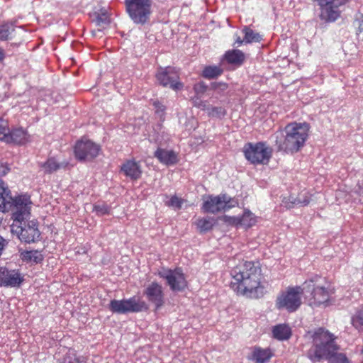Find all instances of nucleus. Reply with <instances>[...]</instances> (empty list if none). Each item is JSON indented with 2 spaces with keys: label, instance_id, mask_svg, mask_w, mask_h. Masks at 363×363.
<instances>
[{
  "label": "nucleus",
  "instance_id": "obj_43",
  "mask_svg": "<svg viewBox=\"0 0 363 363\" xmlns=\"http://www.w3.org/2000/svg\"><path fill=\"white\" fill-rule=\"evenodd\" d=\"M10 170L6 163H0V178L5 176Z\"/></svg>",
  "mask_w": 363,
  "mask_h": 363
},
{
  "label": "nucleus",
  "instance_id": "obj_24",
  "mask_svg": "<svg viewBox=\"0 0 363 363\" xmlns=\"http://www.w3.org/2000/svg\"><path fill=\"white\" fill-rule=\"evenodd\" d=\"M273 336L279 340H288L291 336V329L285 324H279L274 327Z\"/></svg>",
  "mask_w": 363,
  "mask_h": 363
},
{
  "label": "nucleus",
  "instance_id": "obj_8",
  "mask_svg": "<svg viewBox=\"0 0 363 363\" xmlns=\"http://www.w3.org/2000/svg\"><path fill=\"white\" fill-rule=\"evenodd\" d=\"M109 310L114 313L125 314L138 313L147 309V304L136 296L128 299L111 300L108 305Z\"/></svg>",
  "mask_w": 363,
  "mask_h": 363
},
{
  "label": "nucleus",
  "instance_id": "obj_45",
  "mask_svg": "<svg viewBox=\"0 0 363 363\" xmlns=\"http://www.w3.org/2000/svg\"><path fill=\"white\" fill-rule=\"evenodd\" d=\"M5 57L4 52L2 49H0V62H1Z\"/></svg>",
  "mask_w": 363,
  "mask_h": 363
},
{
  "label": "nucleus",
  "instance_id": "obj_12",
  "mask_svg": "<svg viewBox=\"0 0 363 363\" xmlns=\"http://www.w3.org/2000/svg\"><path fill=\"white\" fill-rule=\"evenodd\" d=\"M320 6V18L325 22H334L340 15V6H343L347 0H314Z\"/></svg>",
  "mask_w": 363,
  "mask_h": 363
},
{
  "label": "nucleus",
  "instance_id": "obj_38",
  "mask_svg": "<svg viewBox=\"0 0 363 363\" xmlns=\"http://www.w3.org/2000/svg\"><path fill=\"white\" fill-rule=\"evenodd\" d=\"M208 89V86L203 82H200L194 86V90L196 95L204 94Z\"/></svg>",
  "mask_w": 363,
  "mask_h": 363
},
{
  "label": "nucleus",
  "instance_id": "obj_14",
  "mask_svg": "<svg viewBox=\"0 0 363 363\" xmlns=\"http://www.w3.org/2000/svg\"><path fill=\"white\" fill-rule=\"evenodd\" d=\"M24 281V275L19 269L0 267V287L19 288Z\"/></svg>",
  "mask_w": 363,
  "mask_h": 363
},
{
  "label": "nucleus",
  "instance_id": "obj_13",
  "mask_svg": "<svg viewBox=\"0 0 363 363\" xmlns=\"http://www.w3.org/2000/svg\"><path fill=\"white\" fill-rule=\"evenodd\" d=\"M156 78L160 84L164 87H169L174 91L181 90L184 87L183 83L179 80L178 71L174 67L160 68L156 74Z\"/></svg>",
  "mask_w": 363,
  "mask_h": 363
},
{
  "label": "nucleus",
  "instance_id": "obj_37",
  "mask_svg": "<svg viewBox=\"0 0 363 363\" xmlns=\"http://www.w3.org/2000/svg\"><path fill=\"white\" fill-rule=\"evenodd\" d=\"M194 106L203 110L207 111L209 104L207 101H202L199 97H196L193 100Z\"/></svg>",
  "mask_w": 363,
  "mask_h": 363
},
{
  "label": "nucleus",
  "instance_id": "obj_20",
  "mask_svg": "<svg viewBox=\"0 0 363 363\" xmlns=\"http://www.w3.org/2000/svg\"><path fill=\"white\" fill-rule=\"evenodd\" d=\"M67 164V162L57 161L55 157H50L45 162L39 163V167L45 174H52L65 168Z\"/></svg>",
  "mask_w": 363,
  "mask_h": 363
},
{
  "label": "nucleus",
  "instance_id": "obj_5",
  "mask_svg": "<svg viewBox=\"0 0 363 363\" xmlns=\"http://www.w3.org/2000/svg\"><path fill=\"white\" fill-rule=\"evenodd\" d=\"M321 280L320 277L315 276L303 284V293L310 294L308 302L311 306H319L327 303L330 300V292L328 289L320 285Z\"/></svg>",
  "mask_w": 363,
  "mask_h": 363
},
{
  "label": "nucleus",
  "instance_id": "obj_34",
  "mask_svg": "<svg viewBox=\"0 0 363 363\" xmlns=\"http://www.w3.org/2000/svg\"><path fill=\"white\" fill-rule=\"evenodd\" d=\"M256 222L254 215L249 211H245L241 219L240 223L246 227H251Z\"/></svg>",
  "mask_w": 363,
  "mask_h": 363
},
{
  "label": "nucleus",
  "instance_id": "obj_10",
  "mask_svg": "<svg viewBox=\"0 0 363 363\" xmlns=\"http://www.w3.org/2000/svg\"><path fill=\"white\" fill-rule=\"evenodd\" d=\"M245 158L252 164H266L272 156V150L263 143H247L243 147Z\"/></svg>",
  "mask_w": 363,
  "mask_h": 363
},
{
  "label": "nucleus",
  "instance_id": "obj_33",
  "mask_svg": "<svg viewBox=\"0 0 363 363\" xmlns=\"http://www.w3.org/2000/svg\"><path fill=\"white\" fill-rule=\"evenodd\" d=\"M352 324L357 328L359 329L363 326V306L358 309L355 314L352 317Z\"/></svg>",
  "mask_w": 363,
  "mask_h": 363
},
{
  "label": "nucleus",
  "instance_id": "obj_21",
  "mask_svg": "<svg viewBox=\"0 0 363 363\" xmlns=\"http://www.w3.org/2000/svg\"><path fill=\"white\" fill-rule=\"evenodd\" d=\"M28 140L27 132L22 128L13 129L11 132H7L5 141L16 144H24Z\"/></svg>",
  "mask_w": 363,
  "mask_h": 363
},
{
  "label": "nucleus",
  "instance_id": "obj_39",
  "mask_svg": "<svg viewBox=\"0 0 363 363\" xmlns=\"http://www.w3.org/2000/svg\"><path fill=\"white\" fill-rule=\"evenodd\" d=\"M8 132V124L7 122L0 118V140L6 139Z\"/></svg>",
  "mask_w": 363,
  "mask_h": 363
},
{
  "label": "nucleus",
  "instance_id": "obj_26",
  "mask_svg": "<svg viewBox=\"0 0 363 363\" xmlns=\"http://www.w3.org/2000/svg\"><path fill=\"white\" fill-rule=\"evenodd\" d=\"M242 33H244L243 41H245V43L246 44L253 42H259L262 39V37L259 33H255L247 26H245L243 28Z\"/></svg>",
  "mask_w": 363,
  "mask_h": 363
},
{
  "label": "nucleus",
  "instance_id": "obj_19",
  "mask_svg": "<svg viewBox=\"0 0 363 363\" xmlns=\"http://www.w3.org/2000/svg\"><path fill=\"white\" fill-rule=\"evenodd\" d=\"M154 156L165 165H172L177 162V155L173 150L157 148Z\"/></svg>",
  "mask_w": 363,
  "mask_h": 363
},
{
  "label": "nucleus",
  "instance_id": "obj_30",
  "mask_svg": "<svg viewBox=\"0 0 363 363\" xmlns=\"http://www.w3.org/2000/svg\"><path fill=\"white\" fill-rule=\"evenodd\" d=\"M64 363H86L83 357H77L74 350H69L65 358Z\"/></svg>",
  "mask_w": 363,
  "mask_h": 363
},
{
  "label": "nucleus",
  "instance_id": "obj_48",
  "mask_svg": "<svg viewBox=\"0 0 363 363\" xmlns=\"http://www.w3.org/2000/svg\"><path fill=\"white\" fill-rule=\"evenodd\" d=\"M361 363H363V361Z\"/></svg>",
  "mask_w": 363,
  "mask_h": 363
},
{
  "label": "nucleus",
  "instance_id": "obj_47",
  "mask_svg": "<svg viewBox=\"0 0 363 363\" xmlns=\"http://www.w3.org/2000/svg\"><path fill=\"white\" fill-rule=\"evenodd\" d=\"M360 352H361V354H363V346H362V348L360 350Z\"/></svg>",
  "mask_w": 363,
  "mask_h": 363
},
{
  "label": "nucleus",
  "instance_id": "obj_15",
  "mask_svg": "<svg viewBox=\"0 0 363 363\" xmlns=\"http://www.w3.org/2000/svg\"><path fill=\"white\" fill-rule=\"evenodd\" d=\"M99 146L89 140H81L74 146V155L80 161L91 160L99 155Z\"/></svg>",
  "mask_w": 363,
  "mask_h": 363
},
{
  "label": "nucleus",
  "instance_id": "obj_7",
  "mask_svg": "<svg viewBox=\"0 0 363 363\" xmlns=\"http://www.w3.org/2000/svg\"><path fill=\"white\" fill-rule=\"evenodd\" d=\"M302 294H304L303 287H289L277 297V308L278 309L284 308L289 312L296 311L301 304V295Z\"/></svg>",
  "mask_w": 363,
  "mask_h": 363
},
{
  "label": "nucleus",
  "instance_id": "obj_29",
  "mask_svg": "<svg viewBox=\"0 0 363 363\" xmlns=\"http://www.w3.org/2000/svg\"><path fill=\"white\" fill-rule=\"evenodd\" d=\"M223 69L218 66H208L204 68L203 77L207 79H213L220 75Z\"/></svg>",
  "mask_w": 363,
  "mask_h": 363
},
{
  "label": "nucleus",
  "instance_id": "obj_9",
  "mask_svg": "<svg viewBox=\"0 0 363 363\" xmlns=\"http://www.w3.org/2000/svg\"><path fill=\"white\" fill-rule=\"evenodd\" d=\"M238 204L236 199L224 194L216 196H208L203 203L202 209L205 213L215 214L220 211H226Z\"/></svg>",
  "mask_w": 363,
  "mask_h": 363
},
{
  "label": "nucleus",
  "instance_id": "obj_36",
  "mask_svg": "<svg viewBox=\"0 0 363 363\" xmlns=\"http://www.w3.org/2000/svg\"><path fill=\"white\" fill-rule=\"evenodd\" d=\"M183 204V200L177 196H172L170 199L166 202V205L170 207L180 209Z\"/></svg>",
  "mask_w": 363,
  "mask_h": 363
},
{
  "label": "nucleus",
  "instance_id": "obj_35",
  "mask_svg": "<svg viewBox=\"0 0 363 363\" xmlns=\"http://www.w3.org/2000/svg\"><path fill=\"white\" fill-rule=\"evenodd\" d=\"M94 211L98 216H104L109 214L110 207L106 203H98L94 206Z\"/></svg>",
  "mask_w": 363,
  "mask_h": 363
},
{
  "label": "nucleus",
  "instance_id": "obj_23",
  "mask_svg": "<svg viewBox=\"0 0 363 363\" xmlns=\"http://www.w3.org/2000/svg\"><path fill=\"white\" fill-rule=\"evenodd\" d=\"M19 257L23 262H33L34 263H39L43 259V255L38 250H19Z\"/></svg>",
  "mask_w": 363,
  "mask_h": 363
},
{
  "label": "nucleus",
  "instance_id": "obj_46",
  "mask_svg": "<svg viewBox=\"0 0 363 363\" xmlns=\"http://www.w3.org/2000/svg\"><path fill=\"white\" fill-rule=\"evenodd\" d=\"M359 30L360 32H363V20L359 22Z\"/></svg>",
  "mask_w": 363,
  "mask_h": 363
},
{
  "label": "nucleus",
  "instance_id": "obj_22",
  "mask_svg": "<svg viewBox=\"0 0 363 363\" xmlns=\"http://www.w3.org/2000/svg\"><path fill=\"white\" fill-rule=\"evenodd\" d=\"M273 356L270 349H262L260 347L255 348L252 353V359L255 363H267Z\"/></svg>",
  "mask_w": 363,
  "mask_h": 363
},
{
  "label": "nucleus",
  "instance_id": "obj_42",
  "mask_svg": "<svg viewBox=\"0 0 363 363\" xmlns=\"http://www.w3.org/2000/svg\"><path fill=\"white\" fill-rule=\"evenodd\" d=\"M211 86H212V88L215 90L219 89L220 91H225L228 88V85L225 83H221V82L213 83L211 84Z\"/></svg>",
  "mask_w": 363,
  "mask_h": 363
},
{
  "label": "nucleus",
  "instance_id": "obj_16",
  "mask_svg": "<svg viewBox=\"0 0 363 363\" xmlns=\"http://www.w3.org/2000/svg\"><path fill=\"white\" fill-rule=\"evenodd\" d=\"M147 301L157 310L164 303V294L162 285L153 281L148 284L143 291Z\"/></svg>",
  "mask_w": 363,
  "mask_h": 363
},
{
  "label": "nucleus",
  "instance_id": "obj_41",
  "mask_svg": "<svg viewBox=\"0 0 363 363\" xmlns=\"http://www.w3.org/2000/svg\"><path fill=\"white\" fill-rule=\"evenodd\" d=\"M303 196V199L300 196L298 199V203L301 206H307L310 203L311 196L308 193H305Z\"/></svg>",
  "mask_w": 363,
  "mask_h": 363
},
{
  "label": "nucleus",
  "instance_id": "obj_32",
  "mask_svg": "<svg viewBox=\"0 0 363 363\" xmlns=\"http://www.w3.org/2000/svg\"><path fill=\"white\" fill-rule=\"evenodd\" d=\"M207 113L211 117L222 118L226 114V111L221 106H212L209 105Z\"/></svg>",
  "mask_w": 363,
  "mask_h": 363
},
{
  "label": "nucleus",
  "instance_id": "obj_18",
  "mask_svg": "<svg viewBox=\"0 0 363 363\" xmlns=\"http://www.w3.org/2000/svg\"><path fill=\"white\" fill-rule=\"evenodd\" d=\"M125 175L133 180H137L142 174L140 165L135 160H128L121 167Z\"/></svg>",
  "mask_w": 363,
  "mask_h": 363
},
{
  "label": "nucleus",
  "instance_id": "obj_1",
  "mask_svg": "<svg viewBox=\"0 0 363 363\" xmlns=\"http://www.w3.org/2000/svg\"><path fill=\"white\" fill-rule=\"evenodd\" d=\"M261 268L259 262L242 261L234 267L230 275L234 279L231 288L238 294L252 298L263 296L264 288L260 286Z\"/></svg>",
  "mask_w": 363,
  "mask_h": 363
},
{
  "label": "nucleus",
  "instance_id": "obj_25",
  "mask_svg": "<svg viewBox=\"0 0 363 363\" xmlns=\"http://www.w3.org/2000/svg\"><path fill=\"white\" fill-rule=\"evenodd\" d=\"M225 57L228 62L234 65H242L245 60L244 53L240 50H233L226 52Z\"/></svg>",
  "mask_w": 363,
  "mask_h": 363
},
{
  "label": "nucleus",
  "instance_id": "obj_44",
  "mask_svg": "<svg viewBox=\"0 0 363 363\" xmlns=\"http://www.w3.org/2000/svg\"><path fill=\"white\" fill-rule=\"evenodd\" d=\"M243 43H245V41H243L240 36L236 37L235 44H237L238 46H240Z\"/></svg>",
  "mask_w": 363,
  "mask_h": 363
},
{
  "label": "nucleus",
  "instance_id": "obj_27",
  "mask_svg": "<svg viewBox=\"0 0 363 363\" xmlns=\"http://www.w3.org/2000/svg\"><path fill=\"white\" fill-rule=\"evenodd\" d=\"M213 225L214 219L209 217L199 218L196 221V226L202 233L210 230Z\"/></svg>",
  "mask_w": 363,
  "mask_h": 363
},
{
  "label": "nucleus",
  "instance_id": "obj_3",
  "mask_svg": "<svg viewBox=\"0 0 363 363\" xmlns=\"http://www.w3.org/2000/svg\"><path fill=\"white\" fill-rule=\"evenodd\" d=\"M32 202L28 195H23L16 200V210L12 213L11 232L21 242L33 243L38 241L40 232L36 220H30Z\"/></svg>",
  "mask_w": 363,
  "mask_h": 363
},
{
  "label": "nucleus",
  "instance_id": "obj_4",
  "mask_svg": "<svg viewBox=\"0 0 363 363\" xmlns=\"http://www.w3.org/2000/svg\"><path fill=\"white\" fill-rule=\"evenodd\" d=\"M309 131L306 123H291L284 128V139H277V145L279 150L287 153H294L303 147Z\"/></svg>",
  "mask_w": 363,
  "mask_h": 363
},
{
  "label": "nucleus",
  "instance_id": "obj_2",
  "mask_svg": "<svg viewBox=\"0 0 363 363\" xmlns=\"http://www.w3.org/2000/svg\"><path fill=\"white\" fill-rule=\"evenodd\" d=\"M304 337L312 342L306 355L313 363L323 359H328L329 363H349L344 354L337 352L338 347L335 342V337L325 328H319L308 331Z\"/></svg>",
  "mask_w": 363,
  "mask_h": 363
},
{
  "label": "nucleus",
  "instance_id": "obj_17",
  "mask_svg": "<svg viewBox=\"0 0 363 363\" xmlns=\"http://www.w3.org/2000/svg\"><path fill=\"white\" fill-rule=\"evenodd\" d=\"M22 195L13 198L10 190L5 185L3 181H0V211L4 212L9 210H16V200Z\"/></svg>",
  "mask_w": 363,
  "mask_h": 363
},
{
  "label": "nucleus",
  "instance_id": "obj_28",
  "mask_svg": "<svg viewBox=\"0 0 363 363\" xmlns=\"http://www.w3.org/2000/svg\"><path fill=\"white\" fill-rule=\"evenodd\" d=\"M14 31L13 24L7 22L0 26V40H7L10 35Z\"/></svg>",
  "mask_w": 363,
  "mask_h": 363
},
{
  "label": "nucleus",
  "instance_id": "obj_31",
  "mask_svg": "<svg viewBox=\"0 0 363 363\" xmlns=\"http://www.w3.org/2000/svg\"><path fill=\"white\" fill-rule=\"evenodd\" d=\"M94 21L98 27L104 28L109 24L110 18L107 13L106 11H104L96 15Z\"/></svg>",
  "mask_w": 363,
  "mask_h": 363
},
{
  "label": "nucleus",
  "instance_id": "obj_40",
  "mask_svg": "<svg viewBox=\"0 0 363 363\" xmlns=\"http://www.w3.org/2000/svg\"><path fill=\"white\" fill-rule=\"evenodd\" d=\"M153 106L155 108V113L158 115V116L162 119L163 117H164V110H165V107L164 105H162L160 102L159 101H155L153 103Z\"/></svg>",
  "mask_w": 363,
  "mask_h": 363
},
{
  "label": "nucleus",
  "instance_id": "obj_11",
  "mask_svg": "<svg viewBox=\"0 0 363 363\" xmlns=\"http://www.w3.org/2000/svg\"><path fill=\"white\" fill-rule=\"evenodd\" d=\"M158 275L166 281L167 284L173 291H182L186 287L187 282L181 268L174 269L164 268L158 272Z\"/></svg>",
  "mask_w": 363,
  "mask_h": 363
},
{
  "label": "nucleus",
  "instance_id": "obj_6",
  "mask_svg": "<svg viewBox=\"0 0 363 363\" xmlns=\"http://www.w3.org/2000/svg\"><path fill=\"white\" fill-rule=\"evenodd\" d=\"M126 11L130 19L136 24H145L152 13L151 0H125Z\"/></svg>",
  "mask_w": 363,
  "mask_h": 363
}]
</instances>
